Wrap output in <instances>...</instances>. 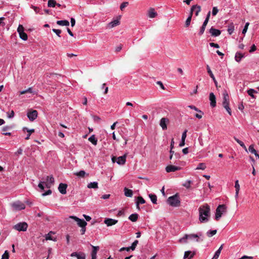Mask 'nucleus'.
Wrapping results in <instances>:
<instances>
[{
  "label": "nucleus",
  "mask_w": 259,
  "mask_h": 259,
  "mask_svg": "<svg viewBox=\"0 0 259 259\" xmlns=\"http://www.w3.org/2000/svg\"><path fill=\"white\" fill-rule=\"evenodd\" d=\"M210 215V209L207 204L201 205L199 208V220L202 223H206L209 221Z\"/></svg>",
  "instance_id": "f257e3e1"
},
{
  "label": "nucleus",
  "mask_w": 259,
  "mask_h": 259,
  "mask_svg": "<svg viewBox=\"0 0 259 259\" xmlns=\"http://www.w3.org/2000/svg\"><path fill=\"white\" fill-rule=\"evenodd\" d=\"M188 240L195 241L199 242L203 241V236L201 233L198 234H185L184 237L179 240V242L181 244H187L188 243Z\"/></svg>",
  "instance_id": "f03ea898"
},
{
  "label": "nucleus",
  "mask_w": 259,
  "mask_h": 259,
  "mask_svg": "<svg viewBox=\"0 0 259 259\" xmlns=\"http://www.w3.org/2000/svg\"><path fill=\"white\" fill-rule=\"evenodd\" d=\"M167 202L169 205L173 207H178L180 205V200L178 194L169 197L167 199Z\"/></svg>",
  "instance_id": "7ed1b4c3"
},
{
  "label": "nucleus",
  "mask_w": 259,
  "mask_h": 259,
  "mask_svg": "<svg viewBox=\"0 0 259 259\" xmlns=\"http://www.w3.org/2000/svg\"><path fill=\"white\" fill-rule=\"evenodd\" d=\"M227 206L225 204L219 205L215 211V219L219 221L223 213L227 212Z\"/></svg>",
  "instance_id": "20e7f679"
},
{
  "label": "nucleus",
  "mask_w": 259,
  "mask_h": 259,
  "mask_svg": "<svg viewBox=\"0 0 259 259\" xmlns=\"http://www.w3.org/2000/svg\"><path fill=\"white\" fill-rule=\"evenodd\" d=\"M223 107L226 109L228 113L231 115V110L229 107V97L228 94L226 92L223 93Z\"/></svg>",
  "instance_id": "39448f33"
},
{
  "label": "nucleus",
  "mask_w": 259,
  "mask_h": 259,
  "mask_svg": "<svg viewBox=\"0 0 259 259\" xmlns=\"http://www.w3.org/2000/svg\"><path fill=\"white\" fill-rule=\"evenodd\" d=\"M28 228V225L26 222H20L19 223L13 226V229L21 232V231H26Z\"/></svg>",
  "instance_id": "423d86ee"
},
{
  "label": "nucleus",
  "mask_w": 259,
  "mask_h": 259,
  "mask_svg": "<svg viewBox=\"0 0 259 259\" xmlns=\"http://www.w3.org/2000/svg\"><path fill=\"white\" fill-rule=\"evenodd\" d=\"M126 154H124L123 156H119L116 158L115 156H113L111 158L112 161L114 163H116L119 165H123L126 161Z\"/></svg>",
  "instance_id": "0eeeda50"
},
{
  "label": "nucleus",
  "mask_w": 259,
  "mask_h": 259,
  "mask_svg": "<svg viewBox=\"0 0 259 259\" xmlns=\"http://www.w3.org/2000/svg\"><path fill=\"white\" fill-rule=\"evenodd\" d=\"M45 182V185L47 188H50L54 183V178L53 176H47L46 178H43Z\"/></svg>",
  "instance_id": "6e6552de"
},
{
  "label": "nucleus",
  "mask_w": 259,
  "mask_h": 259,
  "mask_svg": "<svg viewBox=\"0 0 259 259\" xmlns=\"http://www.w3.org/2000/svg\"><path fill=\"white\" fill-rule=\"evenodd\" d=\"M12 206L15 210H21L24 209L25 208L24 204L19 201L13 203Z\"/></svg>",
  "instance_id": "1a4fd4ad"
},
{
  "label": "nucleus",
  "mask_w": 259,
  "mask_h": 259,
  "mask_svg": "<svg viewBox=\"0 0 259 259\" xmlns=\"http://www.w3.org/2000/svg\"><path fill=\"white\" fill-rule=\"evenodd\" d=\"M70 218L75 221L77 222V225L81 228L82 227H86L87 225V223L83 219H80L77 217L73 215L70 216Z\"/></svg>",
  "instance_id": "9d476101"
},
{
  "label": "nucleus",
  "mask_w": 259,
  "mask_h": 259,
  "mask_svg": "<svg viewBox=\"0 0 259 259\" xmlns=\"http://www.w3.org/2000/svg\"><path fill=\"white\" fill-rule=\"evenodd\" d=\"M27 117L30 121H33L37 117V111L32 110L27 113Z\"/></svg>",
  "instance_id": "9b49d317"
},
{
  "label": "nucleus",
  "mask_w": 259,
  "mask_h": 259,
  "mask_svg": "<svg viewBox=\"0 0 259 259\" xmlns=\"http://www.w3.org/2000/svg\"><path fill=\"white\" fill-rule=\"evenodd\" d=\"M169 120L167 118L163 117L160 119L159 124L163 130H166L167 129V124Z\"/></svg>",
  "instance_id": "f8f14e48"
},
{
  "label": "nucleus",
  "mask_w": 259,
  "mask_h": 259,
  "mask_svg": "<svg viewBox=\"0 0 259 259\" xmlns=\"http://www.w3.org/2000/svg\"><path fill=\"white\" fill-rule=\"evenodd\" d=\"M117 222H118V221L117 220L110 219V218H106L104 220V223L108 227L115 225Z\"/></svg>",
  "instance_id": "ddd939ff"
},
{
  "label": "nucleus",
  "mask_w": 259,
  "mask_h": 259,
  "mask_svg": "<svg viewBox=\"0 0 259 259\" xmlns=\"http://www.w3.org/2000/svg\"><path fill=\"white\" fill-rule=\"evenodd\" d=\"M181 169L180 167L172 165H167L165 168V170L167 172H174L177 170H179Z\"/></svg>",
  "instance_id": "4468645a"
},
{
  "label": "nucleus",
  "mask_w": 259,
  "mask_h": 259,
  "mask_svg": "<svg viewBox=\"0 0 259 259\" xmlns=\"http://www.w3.org/2000/svg\"><path fill=\"white\" fill-rule=\"evenodd\" d=\"M70 255L72 257H76L77 259H85V254L82 252H74Z\"/></svg>",
  "instance_id": "2eb2a0df"
},
{
  "label": "nucleus",
  "mask_w": 259,
  "mask_h": 259,
  "mask_svg": "<svg viewBox=\"0 0 259 259\" xmlns=\"http://www.w3.org/2000/svg\"><path fill=\"white\" fill-rule=\"evenodd\" d=\"M67 187V184L64 183H60L58 187L59 191L62 194H65L66 193Z\"/></svg>",
  "instance_id": "dca6fc26"
},
{
  "label": "nucleus",
  "mask_w": 259,
  "mask_h": 259,
  "mask_svg": "<svg viewBox=\"0 0 259 259\" xmlns=\"http://www.w3.org/2000/svg\"><path fill=\"white\" fill-rule=\"evenodd\" d=\"M200 11H201L200 6L196 5H194L192 7V8L191 9L190 13H192V15L193 12H194L195 15L198 16V14L200 12Z\"/></svg>",
  "instance_id": "f3484780"
},
{
  "label": "nucleus",
  "mask_w": 259,
  "mask_h": 259,
  "mask_svg": "<svg viewBox=\"0 0 259 259\" xmlns=\"http://www.w3.org/2000/svg\"><path fill=\"white\" fill-rule=\"evenodd\" d=\"M209 100L210 101V104L212 107H214L216 106L215 97L213 93L209 94Z\"/></svg>",
  "instance_id": "a211bd4d"
},
{
  "label": "nucleus",
  "mask_w": 259,
  "mask_h": 259,
  "mask_svg": "<svg viewBox=\"0 0 259 259\" xmlns=\"http://www.w3.org/2000/svg\"><path fill=\"white\" fill-rule=\"evenodd\" d=\"M209 33L213 36H218L221 34V31L219 29L211 27L209 29Z\"/></svg>",
  "instance_id": "6ab92c4d"
},
{
  "label": "nucleus",
  "mask_w": 259,
  "mask_h": 259,
  "mask_svg": "<svg viewBox=\"0 0 259 259\" xmlns=\"http://www.w3.org/2000/svg\"><path fill=\"white\" fill-rule=\"evenodd\" d=\"M195 254V253L194 252L186 251L184 253V258L191 259L194 257Z\"/></svg>",
  "instance_id": "aec40b11"
},
{
  "label": "nucleus",
  "mask_w": 259,
  "mask_h": 259,
  "mask_svg": "<svg viewBox=\"0 0 259 259\" xmlns=\"http://www.w3.org/2000/svg\"><path fill=\"white\" fill-rule=\"evenodd\" d=\"M157 15V13L155 11L154 9L150 8L148 13V16L150 18H155Z\"/></svg>",
  "instance_id": "412c9836"
},
{
  "label": "nucleus",
  "mask_w": 259,
  "mask_h": 259,
  "mask_svg": "<svg viewBox=\"0 0 259 259\" xmlns=\"http://www.w3.org/2000/svg\"><path fill=\"white\" fill-rule=\"evenodd\" d=\"M119 24H120V21H119V19H116L113 20L111 22H110L108 24V27L110 28H112L114 27L119 25Z\"/></svg>",
  "instance_id": "4be33fe9"
},
{
  "label": "nucleus",
  "mask_w": 259,
  "mask_h": 259,
  "mask_svg": "<svg viewBox=\"0 0 259 259\" xmlns=\"http://www.w3.org/2000/svg\"><path fill=\"white\" fill-rule=\"evenodd\" d=\"M93 250L91 253L92 259H96L97 251L99 249V246H94L92 245Z\"/></svg>",
  "instance_id": "5701e85b"
},
{
  "label": "nucleus",
  "mask_w": 259,
  "mask_h": 259,
  "mask_svg": "<svg viewBox=\"0 0 259 259\" xmlns=\"http://www.w3.org/2000/svg\"><path fill=\"white\" fill-rule=\"evenodd\" d=\"M54 232L50 231L48 234L46 235V240H52L53 241H57V238L52 236V234H54Z\"/></svg>",
  "instance_id": "b1692460"
},
{
  "label": "nucleus",
  "mask_w": 259,
  "mask_h": 259,
  "mask_svg": "<svg viewBox=\"0 0 259 259\" xmlns=\"http://www.w3.org/2000/svg\"><path fill=\"white\" fill-rule=\"evenodd\" d=\"M244 57V55L240 53V52H237L235 56V60L237 62H240L241 60V59Z\"/></svg>",
  "instance_id": "393cba45"
},
{
  "label": "nucleus",
  "mask_w": 259,
  "mask_h": 259,
  "mask_svg": "<svg viewBox=\"0 0 259 259\" xmlns=\"http://www.w3.org/2000/svg\"><path fill=\"white\" fill-rule=\"evenodd\" d=\"M235 190H236L235 196L236 199H237L238 197V194H239V190H240V185L239 184L238 180H236L235 181Z\"/></svg>",
  "instance_id": "a878e982"
},
{
  "label": "nucleus",
  "mask_w": 259,
  "mask_h": 259,
  "mask_svg": "<svg viewBox=\"0 0 259 259\" xmlns=\"http://www.w3.org/2000/svg\"><path fill=\"white\" fill-rule=\"evenodd\" d=\"M124 192L125 196L126 197H131L133 195V191L131 189H128L126 187L124 188Z\"/></svg>",
  "instance_id": "bb28decb"
},
{
  "label": "nucleus",
  "mask_w": 259,
  "mask_h": 259,
  "mask_svg": "<svg viewBox=\"0 0 259 259\" xmlns=\"http://www.w3.org/2000/svg\"><path fill=\"white\" fill-rule=\"evenodd\" d=\"M89 141L91 142L94 145L96 146L97 144V139L94 135H92L89 138Z\"/></svg>",
  "instance_id": "cd10ccee"
},
{
  "label": "nucleus",
  "mask_w": 259,
  "mask_h": 259,
  "mask_svg": "<svg viewBox=\"0 0 259 259\" xmlns=\"http://www.w3.org/2000/svg\"><path fill=\"white\" fill-rule=\"evenodd\" d=\"M57 24L60 26H68L69 22L68 20H58L57 21Z\"/></svg>",
  "instance_id": "c85d7f7f"
},
{
  "label": "nucleus",
  "mask_w": 259,
  "mask_h": 259,
  "mask_svg": "<svg viewBox=\"0 0 259 259\" xmlns=\"http://www.w3.org/2000/svg\"><path fill=\"white\" fill-rule=\"evenodd\" d=\"M88 188L97 189L98 188V184L96 182H91L88 185Z\"/></svg>",
  "instance_id": "c756f323"
},
{
  "label": "nucleus",
  "mask_w": 259,
  "mask_h": 259,
  "mask_svg": "<svg viewBox=\"0 0 259 259\" xmlns=\"http://www.w3.org/2000/svg\"><path fill=\"white\" fill-rule=\"evenodd\" d=\"M248 150L250 153L254 154L255 155V156L259 157V155L257 154L256 151L254 149L253 145H251L249 146L248 148Z\"/></svg>",
  "instance_id": "7c9ffc66"
},
{
  "label": "nucleus",
  "mask_w": 259,
  "mask_h": 259,
  "mask_svg": "<svg viewBox=\"0 0 259 259\" xmlns=\"http://www.w3.org/2000/svg\"><path fill=\"white\" fill-rule=\"evenodd\" d=\"M149 197L150 198L151 201H152V202L153 203H154V204L157 203V196L156 195L153 194H149Z\"/></svg>",
  "instance_id": "2f4dec72"
},
{
  "label": "nucleus",
  "mask_w": 259,
  "mask_h": 259,
  "mask_svg": "<svg viewBox=\"0 0 259 259\" xmlns=\"http://www.w3.org/2000/svg\"><path fill=\"white\" fill-rule=\"evenodd\" d=\"M145 203V200L141 196H139L138 197V200L136 203L137 208H139V204H144Z\"/></svg>",
  "instance_id": "473e14b6"
},
{
  "label": "nucleus",
  "mask_w": 259,
  "mask_h": 259,
  "mask_svg": "<svg viewBox=\"0 0 259 259\" xmlns=\"http://www.w3.org/2000/svg\"><path fill=\"white\" fill-rule=\"evenodd\" d=\"M138 218V214L137 213H133L130 215L128 217V219L130 221L132 222H136L137 221Z\"/></svg>",
  "instance_id": "72a5a7b5"
},
{
  "label": "nucleus",
  "mask_w": 259,
  "mask_h": 259,
  "mask_svg": "<svg viewBox=\"0 0 259 259\" xmlns=\"http://www.w3.org/2000/svg\"><path fill=\"white\" fill-rule=\"evenodd\" d=\"M235 140L244 149L245 151H247V148L244 145V143L242 142L241 141L239 140L238 139L236 138V137L234 138Z\"/></svg>",
  "instance_id": "f704fd0d"
},
{
  "label": "nucleus",
  "mask_w": 259,
  "mask_h": 259,
  "mask_svg": "<svg viewBox=\"0 0 259 259\" xmlns=\"http://www.w3.org/2000/svg\"><path fill=\"white\" fill-rule=\"evenodd\" d=\"M206 167V164L204 163H200L198 164L197 167L195 168V169H201L204 170Z\"/></svg>",
  "instance_id": "c9c22d12"
},
{
  "label": "nucleus",
  "mask_w": 259,
  "mask_h": 259,
  "mask_svg": "<svg viewBox=\"0 0 259 259\" xmlns=\"http://www.w3.org/2000/svg\"><path fill=\"white\" fill-rule=\"evenodd\" d=\"M27 93H31L33 94H35V93L33 92V91L32 90V89L31 88H29L28 89H27L26 90L22 91L20 92V93L21 95H22V94H26Z\"/></svg>",
  "instance_id": "e433bc0d"
},
{
  "label": "nucleus",
  "mask_w": 259,
  "mask_h": 259,
  "mask_svg": "<svg viewBox=\"0 0 259 259\" xmlns=\"http://www.w3.org/2000/svg\"><path fill=\"white\" fill-rule=\"evenodd\" d=\"M217 230H209L207 232L206 235L208 237H211L217 233Z\"/></svg>",
  "instance_id": "4c0bfd02"
},
{
  "label": "nucleus",
  "mask_w": 259,
  "mask_h": 259,
  "mask_svg": "<svg viewBox=\"0 0 259 259\" xmlns=\"http://www.w3.org/2000/svg\"><path fill=\"white\" fill-rule=\"evenodd\" d=\"M192 13H190L189 16L187 18L186 22H185V26L188 27L191 23V19H192Z\"/></svg>",
  "instance_id": "58836bf2"
},
{
  "label": "nucleus",
  "mask_w": 259,
  "mask_h": 259,
  "mask_svg": "<svg viewBox=\"0 0 259 259\" xmlns=\"http://www.w3.org/2000/svg\"><path fill=\"white\" fill-rule=\"evenodd\" d=\"M57 5L56 2L55 0H49L48 6L49 7H55Z\"/></svg>",
  "instance_id": "ea45409f"
},
{
  "label": "nucleus",
  "mask_w": 259,
  "mask_h": 259,
  "mask_svg": "<svg viewBox=\"0 0 259 259\" xmlns=\"http://www.w3.org/2000/svg\"><path fill=\"white\" fill-rule=\"evenodd\" d=\"M206 69H207V72L209 74L210 77L212 79H214V76L213 74L212 73V72L210 68V67L208 65H206Z\"/></svg>",
  "instance_id": "a19ab883"
},
{
  "label": "nucleus",
  "mask_w": 259,
  "mask_h": 259,
  "mask_svg": "<svg viewBox=\"0 0 259 259\" xmlns=\"http://www.w3.org/2000/svg\"><path fill=\"white\" fill-rule=\"evenodd\" d=\"M20 37L23 40H26L28 38L27 35L24 32L19 33Z\"/></svg>",
  "instance_id": "79ce46f5"
},
{
  "label": "nucleus",
  "mask_w": 259,
  "mask_h": 259,
  "mask_svg": "<svg viewBox=\"0 0 259 259\" xmlns=\"http://www.w3.org/2000/svg\"><path fill=\"white\" fill-rule=\"evenodd\" d=\"M189 108L191 109H193L195 111L200 113H202L203 114V112L202 111H201L200 110L198 109L197 107H196L194 105H189L188 106Z\"/></svg>",
  "instance_id": "37998d69"
},
{
  "label": "nucleus",
  "mask_w": 259,
  "mask_h": 259,
  "mask_svg": "<svg viewBox=\"0 0 259 259\" xmlns=\"http://www.w3.org/2000/svg\"><path fill=\"white\" fill-rule=\"evenodd\" d=\"M138 241L137 240L134 241V242L132 243V245L129 247L130 248V249H132V250H135L136 248V246L138 244Z\"/></svg>",
  "instance_id": "c03bdc74"
},
{
  "label": "nucleus",
  "mask_w": 259,
  "mask_h": 259,
  "mask_svg": "<svg viewBox=\"0 0 259 259\" xmlns=\"http://www.w3.org/2000/svg\"><path fill=\"white\" fill-rule=\"evenodd\" d=\"M191 184V181L190 180H187L183 184V185L186 188L189 189L190 188Z\"/></svg>",
  "instance_id": "a18cd8bd"
},
{
  "label": "nucleus",
  "mask_w": 259,
  "mask_h": 259,
  "mask_svg": "<svg viewBox=\"0 0 259 259\" xmlns=\"http://www.w3.org/2000/svg\"><path fill=\"white\" fill-rule=\"evenodd\" d=\"M9 254L8 250H6L2 256V259H9Z\"/></svg>",
  "instance_id": "49530a36"
},
{
  "label": "nucleus",
  "mask_w": 259,
  "mask_h": 259,
  "mask_svg": "<svg viewBox=\"0 0 259 259\" xmlns=\"http://www.w3.org/2000/svg\"><path fill=\"white\" fill-rule=\"evenodd\" d=\"M44 185H45V181H40L38 185V187L41 190H44L45 189Z\"/></svg>",
  "instance_id": "de8ad7c7"
},
{
  "label": "nucleus",
  "mask_w": 259,
  "mask_h": 259,
  "mask_svg": "<svg viewBox=\"0 0 259 259\" xmlns=\"http://www.w3.org/2000/svg\"><path fill=\"white\" fill-rule=\"evenodd\" d=\"M254 93H256V91H255L254 90H253V89H249V90H248L247 91V93H248V94L249 96H251L252 98H254V96H253V94H254Z\"/></svg>",
  "instance_id": "09e8293b"
},
{
  "label": "nucleus",
  "mask_w": 259,
  "mask_h": 259,
  "mask_svg": "<svg viewBox=\"0 0 259 259\" xmlns=\"http://www.w3.org/2000/svg\"><path fill=\"white\" fill-rule=\"evenodd\" d=\"M249 25V22H247L246 23L244 27V28L242 30V33L245 34L246 33V32H247V29H248V27Z\"/></svg>",
  "instance_id": "8fccbe9b"
},
{
  "label": "nucleus",
  "mask_w": 259,
  "mask_h": 259,
  "mask_svg": "<svg viewBox=\"0 0 259 259\" xmlns=\"http://www.w3.org/2000/svg\"><path fill=\"white\" fill-rule=\"evenodd\" d=\"M17 32L19 33H22L24 32V27L22 25H19L17 28Z\"/></svg>",
  "instance_id": "3c124183"
},
{
  "label": "nucleus",
  "mask_w": 259,
  "mask_h": 259,
  "mask_svg": "<svg viewBox=\"0 0 259 259\" xmlns=\"http://www.w3.org/2000/svg\"><path fill=\"white\" fill-rule=\"evenodd\" d=\"M128 4V2H123L122 3L120 6V9L121 11H122L124 8H125Z\"/></svg>",
  "instance_id": "603ef678"
},
{
  "label": "nucleus",
  "mask_w": 259,
  "mask_h": 259,
  "mask_svg": "<svg viewBox=\"0 0 259 259\" xmlns=\"http://www.w3.org/2000/svg\"><path fill=\"white\" fill-rule=\"evenodd\" d=\"M221 252L220 251H216L212 259H218Z\"/></svg>",
  "instance_id": "864d4df0"
},
{
  "label": "nucleus",
  "mask_w": 259,
  "mask_h": 259,
  "mask_svg": "<svg viewBox=\"0 0 259 259\" xmlns=\"http://www.w3.org/2000/svg\"><path fill=\"white\" fill-rule=\"evenodd\" d=\"M218 9L217 7H213L212 8V14L213 16H215L217 13H218Z\"/></svg>",
  "instance_id": "5fc2aeb1"
},
{
  "label": "nucleus",
  "mask_w": 259,
  "mask_h": 259,
  "mask_svg": "<svg viewBox=\"0 0 259 259\" xmlns=\"http://www.w3.org/2000/svg\"><path fill=\"white\" fill-rule=\"evenodd\" d=\"M53 31L55 32L57 35H58L59 37H60V33H61V30L60 29H53Z\"/></svg>",
  "instance_id": "6e6d98bb"
},
{
  "label": "nucleus",
  "mask_w": 259,
  "mask_h": 259,
  "mask_svg": "<svg viewBox=\"0 0 259 259\" xmlns=\"http://www.w3.org/2000/svg\"><path fill=\"white\" fill-rule=\"evenodd\" d=\"M85 174V172L84 171L80 170L79 172H77L76 174V175L81 177H83L84 176Z\"/></svg>",
  "instance_id": "4d7b16f0"
},
{
  "label": "nucleus",
  "mask_w": 259,
  "mask_h": 259,
  "mask_svg": "<svg viewBox=\"0 0 259 259\" xmlns=\"http://www.w3.org/2000/svg\"><path fill=\"white\" fill-rule=\"evenodd\" d=\"M187 130H185L184 131V132L182 134V139L181 140H185V139L186 138V137H187Z\"/></svg>",
  "instance_id": "13d9d810"
},
{
  "label": "nucleus",
  "mask_w": 259,
  "mask_h": 259,
  "mask_svg": "<svg viewBox=\"0 0 259 259\" xmlns=\"http://www.w3.org/2000/svg\"><path fill=\"white\" fill-rule=\"evenodd\" d=\"M31 8H32L34 11H35V12L37 14V13H38L39 12V8L37 7H35V6H31Z\"/></svg>",
  "instance_id": "bf43d9fd"
},
{
  "label": "nucleus",
  "mask_w": 259,
  "mask_h": 259,
  "mask_svg": "<svg viewBox=\"0 0 259 259\" xmlns=\"http://www.w3.org/2000/svg\"><path fill=\"white\" fill-rule=\"evenodd\" d=\"M209 45H210V47H213V48H219L220 47L219 45L218 44H215V43H213V42L209 43Z\"/></svg>",
  "instance_id": "052dcab7"
},
{
  "label": "nucleus",
  "mask_w": 259,
  "mask_h": 259,
  "mask_svg": "<svg viewBox=\"0 0 259 259\" xmlns=\"http://www.w3.org/2000/svg\"><path fill=\"white\" fill-rule=\"evenodd\" d=\"M256 46L254 45H253L250 48L249 52L252 53V52H254L256 50Z\"/></svg>",
  "instance_id": "680f3d73"
},
{
  "label": "nucleus",
  "mask_w": 259,
  "mask_h": 259,
  "mask_svg": "<svg viewBox=\"0 0 259 259\" xmlns=\"http://www.w3.org/2000/svg\"><path fill=\"white\" fill-rule=\"evenodd\" d=\"M52 193V191L51 190H48V191H47L46 192L44 193L42 195L43 196H47V195H50Z\"/></svg>",
  "instance_id": "e2e57ef3"
},
{
  "label": "nucleus",
  "mask_w": 259,
  "mask_h": 259,
  "mask_svg": "<svg viewBox=\"0 0 259 259\" xmlns=\"http://www.w3.org/2000/svg\"><path fill=\"white\" fill-rule=\"evenodd\" d=\"M14 116V112L12 110L10 113H8V117L10 118L13 117Z\"/></svg>",
  "instance_id": "0e129e2a"
},
{
  "label": "nucleus",
  "mask_w": 259,
  "mask_h": 259,
  "mask_svg": "<svg viewBox=\"0 0 259 259\" xmlns=\"http://www.w3.org/2000/svg\"><path fill=\"white\" fill-rule=\"evenodd\" d=\"M71 25L72 27L74 26L75 24V20L73 18H71L70 20Z\"/></svg>",
  "instance_id": "69168bd1"
},
{
  "label": "nucleus",
  "mask_w": 259,
  "mask_h": 259,
  "mask_svg": "<svg viewBox=\"0 0 259 259\" xmlns=\"http://www.w3.org/2000/svg\"><path fill=\"white\" fill-rule=\"evenodd\" d=\"M157 84H158V85H159V86L160 87V88H161L162 89H163V90H164V85H163V84H162V82H161V81H158L157 82Z\"/></svg>",
  "instance_id": "338daca9"
},
{
  "label": "nucleus",
  "mask_w": 259,
  "mask_h": 259,
  "mask_svg": "<svg viewBox=\"0 0 259 259\" xmlns=\"http://www.w3.org/2000/svg\"><path fill=\"white\" fill-rule=\"evenodd\" d=\"M86 231V228L85 227H81V229L80 230L81 234L82 235L84 234Z\"/></svg>",
  "instance_id": "774afa93"
}]
</instances>
